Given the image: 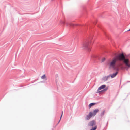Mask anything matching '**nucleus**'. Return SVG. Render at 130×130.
I'll use <instances>...</instances> for the list:
<instances>
[{
  "instance_id": "obj_1",
  "label": "nucleus",
  "mask_w": 130,
  "mask_h": 130,
  "mask_svg": "<svg viewBox=\"0 0 130 130\" xmlns=\"http://www.w3.org/2000/svg\"><path fill=\"white\" fill-rule=\"evenodd\" d=\"M96 23L95 21H92L91 24H86L83 26L85 28V31H88V34L87 37L85 39L83 44L82 47L88 52L90 51L91 49V45L93 43L92 39L93 36L94 29H93V26Z\"/></svg>"
},
{
  "instance_id": "obj_2",
  "label": "nucleus",
  "mask_w": 130,
  "mask_h": 130,
  "mask_svg": "<svg viewBox=\"0 0 130 130\" xmlns=\"http://www.w3.org/2000/svg\"><path fill=\"white\" fill-rule=\"evenodd\" d=\"M117 61L114 58L109 63V68H112L114 70L118 71V69L116 68V63Z\"/></svg>"
},
{
  "instance_id": "obj_3",
  "label": "nucleus",
  "mask_w": 130,
  "mask_h": 130,
  "mask_svg": "<svg viewBox=\"0 0 130 130\" xmlns=\"http://www.w3.org/2000/svg\"><path fill=\"white\" fill-rule=\"evenodd\" d=\"M114 58L117 61H120L123 60L124 62L125 59H129L128 58H125V56L123 53L119 55L116 56L114 57Z\"/></svg>"
},
{
  "instance_id": "obj_4",
  "label": "nucleus",
  "mask_w": 130,
  "mask_h": 130,
  "mask_svg": "<svg viewBox=\"0 0 130 130\" xmlns=\"http://www.w3.org/2000/svg\"><path fill=\"white\" fill-rule=\"evenodd\" d=\"M124 63L126 67L125 69L127 71H128V69L130 68V63L129 59H125Z\"/></svg>"
},
{
  "instance_id": "obj_5",
  "label": "nucleus",
  "mask_w": 130,
  "mask_h": 130,
  "mask_svg": "<svg viewBox=\"0 0 130 130\" xmlns=\"http://www.w3.org/2000/svg\"><path fill=\"white\" fill-rule=\"evenodd\" d=\"M101 57L98 55H93L91 56V58L93 59L94 60H100L101 58Z\"/></svg>"
},
{
  "instance_id": "obj_6",
  "label": "nucleus",
  "mask_w": 130,
  "mask_h": 130,
  "mask_svg": "<svg viewBox=\"0 0 130 130\" xmlns=\"http://www.w3.org/2000/svg\"><path fill=\"white\" fill-rule=\"evenodd\" d=\"M93 115V113L91 112H90L88 115H86L85 117L86 120H89Z\"/></svg>"
},
{
  "instance_id": "obj_7",
  "label": "nucleus",
  "mask_w": 130,
  "mask_h": 130,
  "mask_svg": "<svg viewBox=\"0 0 130 130\" xmlns=\"http://www.w3.org/2000/svg\"><path fill=\"white\" fill-rule=\"evenodd\" d=\"M96 124L95 121L94 120H92L90 121L88 124V125L89 126H92L95 125Z\"/></svg>"
},
{
  "instance_id": "obj_8",
  "label": "nucleus",
  "mask_w": 130,
  "mask_h": 130,
  "mask_svg": "<svg viewBox=\"0 0 130 130\" xmlns=\"http://www.w3.org/2000/svg\"><path fill=\"white\" fill-rule=\"evenodd\" d=\"M66 25L67 26L69 27H74L75 26H79L78 24H74L72 23H66ZM80 26V25H79Z\"/></svg>"
},
{
  "instance_id": "obj_9",
  "label": "nucleus",
  "mask_w": 130,
  "mask_h": 130,
  "mask_svg": "<svg viewBox=\"0 0 130 130\" xmlns=\"http://www.w3.org/2000/svg\"><path fill=\"white\" fill-rule=\"evenodd\" d=\"M106 86V85H102L99 87L98 90V91H99L104 89L105 87Z\"/></svg>"
},
{
  "instance_id": "obj_10",
  "label": "nucleus",
  "mask_w": 130,
  "mask_h": 130,
  "mask_svg": "<svg viewBox=\"0 0 130 130\" xmlns=\"http://www.w3.org/2000/svg\"><path fill=\"white\" fill-rule=\"evenodd\" d=\"M118 72L117 71L116 72L113 73L112 74H111V77L112 78L115 77L117 75Z\"/></svg>"
},
{
  "instance_id": "obj_11",
  "label": "nucleus",
  "mask_w": 130,
  "mask_h": 130,
  "mask_svg": "<svg viewBox=\"0 0 130 130\" xmlns=\"http://www.w3.org/2000/svg\"><path fill=\"white\" fill-rule=\"evenodd\" d=\"M99 110L97 109H96L94 110L93 111V116H95L96 115V114L99 112Z\"/></svg>"
},
{
  "instance_id": "obj_12",
  "label": "nucleus",
  "mask_w": 130,
  "mask_h": 130,
  "mask_svg": "<svg viewBox=\"0 0 130 130\" xmlns=\"http://www.w3.org/2000/svg\"><path fill=\"white\" fill-rule=\"evenodd\" d=\"M97 103H92L90 104L89 105V107L90 108H91L92 106L94 105H95Z\"/></svg>"
},
{
  "instance_id": "obj_13",
  "label": "nucleus",
  "mask_w": 130,
  "mask_h": 130,
  "mask_svg": "<svg viewBox=\"0 0 130 130\" xmlns=\"http://www.w3.org/2000/svg\"><path fill=\"white\" fill-rule=\"evenodd\" d=\"M101 80L102 81L105 82L107 81L108 79L107 78L106 76H105L102 78Z\"/></svg>"
},
{
  "instance_id": "obj_14",
  "label": "nucleus",
  "mask_w": 130,
  "mask_h": 130,
  "mask_svg": "<svg viewBox=\"0 0 130 130\" xmlns=\"http://www.w3.org/2000/svg\"><path fill=\"white\" fill-rule=\"evenodd\" d=\"M105 92L104 91H103V89L101 91H97V92H96V93H99V94H101Z\"/></svg>"
},
{
  "instance_id": "obj_15",
  "label": "nucleus",
  "mask_w": 130,
  "mask_h": 130,
  "mask_svg": "<svg viewBox=\"0 0 130 130\" xmlns=\"http://www.w3.org/2000/svg\"><path fill=\"white\" fill-rule=\"evenodd\" d=\"M97 128V126L96 125L94 127L93 126H92V129L93 130H96Z\"/></svg>"
},
{
  "instance_id": "obj_16",
  "label": "nucleus",
  "mask_w": 130,
  "mask_h": 130,
  "mask_svg": "<svg viewBox=\"0 0 130 130\" xmlns=\"http://www.w3.org/2000/svg\"><path fill=\"white\" fill-rule=\"evenodd\" d=\"M41 78L42 79H44L46 78V76L45 74L43 75L41 77Z\"/></svg>"
},
{
  "instance_id": "obj_17",
  "label": "nucleus",
  "mask_w": 130,
  "mask_h": 130,
  "mask_svg": "<svg viewBox=\"0 0 130 130\" xmlns=\"http://www.w3.org/2000/svg\"><path fill=\"white\" fill-rule=\"evenodd\" d=\"M105 112V110L103 111L101 113L100 115L101 116H103V115H104V113Z\"/></svg>"
},
{
  "instance_id": "obj_18",
  "label": "nucleus",
  "mask_w": 130,
  "mask_h": 130,
  "mask_svg": "<svg viewBox=\"0 0 130 130\" xmlns=\"http://www.w3.org/2000/svg\"><path fill=\"white\" fill-rule=\"evenodd\" d=\"M60 23L62 24L63 25H64L66 24L65 22V21H60Z\"/></svg>"
},
{
  "instance_id": "obj_19",
  "label": "nucleus",
  "mask_w": 130,
  "mask_h": 130,
  "mask_svg": "<svg viewBox=\"0 0 130 130\" xmlns=\"http://www.w3.org/2000/svg\"><path fill=\"white\" fill-rule=\"evenodd\" d=\"M108 87H106L105 88H104L103 89V91H104L105 92L108 89Z\"/></svg>"
},
{
  "instance_id": "obj_20",
  "label": "nucleus",
  "mask_w": 130,
  "mask_h": 130,
  "mask_svg": "<svg viewBox=\"0 0 130 130\" xmlns=\"http://www.w3.org/2000/svg\"><path fill=\"white\" fill-rule=\"evenodd\" d=\"M111 77V74H110L109 75H108L107 76H106L107 78L108 79L110 77Z\"/></svg>"
},
{
  "instance_id": "obj_21",
  "label": "nucleus",
  "mask_w": 130,
  "mask_h": 130,
  "mask_svg": "<svg viewBox=\"0 0 130 130\" xmlns=\"http://www.w3.org/2000/svg\"><path fill=\"white\" fill-rule=\"evenodd\" d=\"M105 58H103V59H102V62H103L105 60Z\"/></svg>"
},
{
  "instance_id": "obj_22",
  "label": "nucleus",
  "mask_w": 130,
  "mask_h": 130,
  "mask_svg": "<svg viewBox=\"0 0 130 130\" xmlns=\"http://www.w3.org/2000/svg\"><path fill=\"white\" fill-rule=\"evenodd\" d=\"M63 112L62 111V114H61V116L60 117V119H61V118L62 116V114H63Z\"/></svg>"
},
{
  "instance_id": "obj_23",
  "label": "nucleus",
  "mask_w": 130,
  "mask_h": 130,
  "mask_svg": "<svg viewBox=\"0 0 130 130\" xmlns=\"http://www.w3.org/2000/svg\"><path fill=\"white\" fill-rule=\"evenodd\" d=\"M104 34H105V35H106V36H107V35L106 34V32H105V31H104Z\"/></svg>"
},
{
  "instance_id": "obj_24",
  "label": "nucleus",
  "mask_w": 130,
  "mask_h": 130,
  "mask_svg": "<svg viewBox=\"0 0 130 130\" xmlns=\"http://www.w3.org/2000/svg\"><path fill=\"white\" fill-rule=\"evenodd\" d=\"M61 119H60V120H59V121H58V123H57V124H58V123H59V122H60V120Z\"/></svg>"
},
{
  "instance_id": "obj_25",
  "label": "nucleus",
  "mask_w": 130,
  "mask_h": 130,
  "mask_svg": "<svg viewBox=\"0 0 130 130\" xmlns=\"http://www.w3.org/2000/svg\"><path fill=\"white\" fill-rule=\"evenodd\" d=\"M130 31V29L129 30H127V31Z\"/></svg>"
},
{
  "instance_id": "obj_26",
  "label": "nucleus",
  "mask_w": 130,
  "mask_h": 130,
  "mask_svg": "<svg viewBox=\"0 0 130 130\" xmlns=\"http://www.w3.org/2000/svg\"><path fill=\"white\" fill-rule=\"evenodd\" d=\"M127 83H128V82H130V81H127Z\"/></svg>"
},
{
  "instance_id": "obj_27",
  "label": "nucleus",
  "mask_w": 130,
  "mask_h": 130,
  "mask_svg": "<svg viewBox=\"0 0 130 130\" xmlns=\"http://www.w3.org/2000/svg\"><path fill=\"white\" fill-rule=\"evenodd\" d=\"M90 130H93L91 128L90 129Z\"/></svg>"
},
{
  "instance_id": "obj_28",
  "label": "nucleus",
  "mask_w": 130,
  "mask_h": 130,
  "mask_svg": "<svg viewBox=\"0 0 130 130\" xmlns=\"http://www.w3.org/2000/svg\"><path fill=\"white\" fill-rule=\"evenodd\" d=\"M41 82H42V81H41Z\"/></svg>"
}]
</instances>
